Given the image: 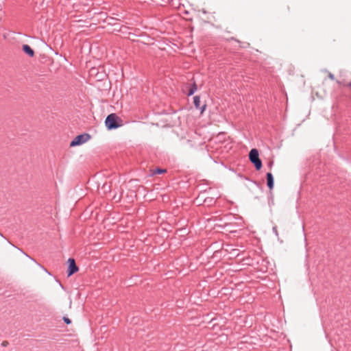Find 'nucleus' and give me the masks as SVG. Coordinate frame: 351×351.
Instances as JSON below:
<instances>
[{
	"mask_svg": "<svg viewBox=\"0 0 351 351\" xmlns=\"http://www.w3.org/2000/svg\"><path fill=\"white\" fill-rule=\"evenodd\" d=\"M105 123L108 130L116 129L123 125L121 119L114 113H112L106 117Z\"/></svg>",
	"mask_w": 351,
	"mask_h": 351,
	"instance_id": "1",
	"label": "nucleus"
},
{
	"mask_svg": "<svg viewBox=\"0 0 351 351\" xmlns=\"http://www.w3.org/2000/svg\"><path fill=\"white\" fill-rule=\"evenodd\" d=\"M250 160L254 165L257 170L262 167V162L259 158L258 152L256 149H252L249 154Z\"/></svg>",
	"mask_w": 351,
	"mask_h": 351,
	"instance_id": "2",
	"label": "nucleus"
},
{
	"mask_svg": "<svg viewBox=\"0 0 351 351\" xmlns=\"http://www.w3.org/2000/svg\"><path fill=\"white\" fill-rule=\"evenodd\" d=\"M90 139V135L88 134H82L75 136L70 143V147L81 145Z\"/></svg>",
	"mask_w": 351,
	"mask_h": 351,
	"instance_id": "3",
	"label": "nucleus"
},
{
	"mask_svg": "<svg viewBox=\"0 0 351 351\" xmlns=\"http://www.w3.org/2000/svg\"><path fill=\"white\" fill-rule=\"evenodd\" d=\"M69 268H68V276H71L74 273L78 271V267L75 264V261L73 258H69Z\"/></svg>",
	"mask_w": 351,
	"mask_h": 351,
	"instance_id": "4",
	"label": "nucleus"
},
{
	"mask_svg": "<svg viewBox=\"0 0 351 351\" xmlns=\"http://www.w3.org/2000/svg\"><path fill=\"white\" fill-rule=\"evenodd\" d=\"M267 184L269 189H272L274 187V178L271 173H267Z\"/></svg>",
	"mask_w": 351,
	"mask_h": 351,
	"instance_id": "5",
	"label": "nucleus"
},
{
	"mask_svg": "<svg viewBox=\"0 0 351 351\" xmlns=\"http://www.w3.org/2000/svg\"><path fill=\"white\" fill-rule=\"evenodd\" d=\"M23 50L30 57H32L34 55V50L28 45H24L23 46Z\"/></svg>",
	"mask_w": 351,
	"mask_h": 351,
	"instance_id": "6",
	"label": "nucleus"
},
{
	"mask_svg": "<svg viewBox=\"0 0 351 351\" xmlns=\"http://www.w3.org/2000/svg\"><path fill=\"white\" fill-rule=\"evenodd\" d=\"M194 105L196 108H199L200 106V98L199 96L194 97L193 101Z\"/></svg>",
	"mask_w": 351,
	"mask_h": 351,
	"instance_id": "7",
	"label": "nucleus"
},
{
	"mask_svg": "<svg viewBox=\"0 0 351 351\" xmlns=\"http://www.w3.org/2000/svg\"><path fill=\"white\" fill-rule=\"evenodd\" d=\"M166 172V169H156L152 171V174L153 175H155V174H160V173H165Z\"/></svg>",
	"mask_w": 351,
	"mask_h": 351,
	"instance_id": "8",
	"label": "nucleus"
},
{
	"mask_svg": "<svg viewBox=\"0 0 351 351\" xmlns=\"http://www.w3.org/2000/svg\"><path fill=\"white\" fill-rule=\"evenodd\" d=\"M196 90H197V86H196V84H194L193 87L189 90V95H193L195 93V91H196Z\"/></svg>",
	"mask_w": 351,
	"mask_h": 351,
	"instance_id": "9",
	"label": "nucleus"
},
{
	"mask_svg": "<svg viewBox=\"0 0 351 351\" xmlns=\"http://www.w3.org/2000/svg\"><path fill=\"white\" fill-rule=\"evenodd\" d=\"M63 319H64V322H65L66 324H71V319H70L69 318L66 317H63Z\"/></svg>",
	"mask_w": 351,
	"mask_h": 351,
	"instance_id": "10",
	"label": "nucleus"
},
{
	"mask_svg": "<svg viewBox=\"0 0 351 351\" xmlns=\"http://www.w3.org/2000/svg\"><path fill=\"white\" fill-rule=\"evenodd\" d=\"M273 230H274V233L276 234V235L278 236V232L277 228L276 227H274L273 228Z\"/></svg>",
	"mask_w": 351,
	"mask_h": 351,
	"instance_id": "11",
	"label": "nucleus"
},
{
	"mask_svg": "<svg viewBox=\"0 0 351 351\" xmlns=\"http://www.w3.org/2000/svg\"><path fill=\"white\" fill-rule=\"evenodd\" d=\"M205 108H206V105H204L202 106V108L201 113H203V112L204 111Z\"/></svg>",
	"mask_w": 351,
	"mask_h": 351,
	"instance_id": "12",
	"label": "nucleus"
},
{
	"mask_svg": "<svg viewBox=\"0 0 351 351\" xmlns=\"http://www.w3.org/2000/svg\"><path fill=\"white\" fill-rule=\"evenodd\" d=\"M71 306H72V301H71V300L70 299L69 308H71Z\"/></svg>",
	"mask_w": 351,
	"mask_h": 351,
	"instance_id": "13",
	"label": "nucleus"
},
{
	"mask_svg": "<svg viewBox=\"0 0 351 351\" xmlns=\"http://www.w3.org/2000/svg\"><path fill=\"white\" fill-rule=\"evenodd\" d=\"M6 343H7V342H3V346H5V345H6Z\"/></svg>",
	"mask_w": 351,
	"mask_h": 351,
	"instance_id": "14",
	"label": "nucleus"
},
{
	"mask_svg": "<svg viewBox=\"0 0 351 351\" xmlns=\"http://www.w3.org/2000/svg\"><path fill=\"white\" fill-rule=\"evenodd\" d=\"M350 86H351V82H350Z\"/></svg>",
	"mask_w": 351,
	"mask_h": 351,
	"instance_id": "15",
	"label": "nucleus"
}]
</instances>
